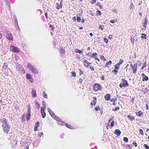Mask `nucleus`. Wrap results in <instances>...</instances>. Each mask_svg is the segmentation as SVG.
<instances>
[{
  "label": "nucleus",
  "mask_w": 149,
  "mask_h": 149,
  "mask_svg": "<svg viewBox=\"0 0 149 149\" xmlns=\"http://www.w3.org/2000/svg\"><path fill=\"white\" fill-rule=\"evenodd\" d=\"M43 96L44 98H47V95L46 94L45 91H44L43 93Z\"/></svg>",
  "instance_id": "72a5a7b5"
},
{
  "label": "nucleus",
  "mask_w": 149,
  "mask_h": 149,
  "mask_svg": "<svg viewBox=\"0 0 149 149\" xmlns=\"http://www.w3.org/2000/svg\"><path fill=\"white\" fill-rule=\"evenodd\" d=\"M139 132L142 135H144V133L142 130L140 129L139 130Z\"/></svg>",
  "instance_id": "c9c22d12"
},
{
  "label": "nucleus",
  "mask_w": 149,
  "mask_h": 149,
  "mask_svg": "<svg viewBox=\"0 0 149 149\" xmlns=\"http://www.w3.org/2000/svg\"><path fill=\"white\" fill-rule=\"evenodd\" d=\"M142 76L143 78L142 79L143 81H147L148 80V77L145 75L144 73H143L142 74Z\"/></svg>",
  "instance_id": "9b49d317"
},
{
  "label": "nucleus",
  "mask_w": 149,
  "mask_h": 149,
  "mask_svg": "<svg viewBox=\"0 0 149 149\" xmlns=\"http://www.w3.org/2000/svg\"><path fill=\"white\" fill-rule=\"evenodd\" d=\"M136 114L137 116L140 117L143 114V113L141 111H139L138 112L136 113Z\"/></svg>",
  "instance_id": "aec40b11"
},
{
  "label": "nucleus",
  "mask_w": 149,
  "mask_h": 149,
  "mask_svg": "<svg viewBox=\"0 0 149 149\" xmlns=\"http://www.w3.org/2000/svg\"><path fill=\"white\" fill-rule=\"evenodd\" d=\"M100 109V106H98L97 107L95 108V110L96 111H98Z\"/></svg>",
  "instance_id": "58836bf2"
},
{
  "label": "nucleus",
  "mask_w": 149,
  "mask_h": 149,
  "mask_svg": "<svg viewBox=\"0 0 149 149\" xmlns=\"http://www.w3.org/2000/svg\"><path fill=\"white\" fill-rule=\"evenodd\" d=\"M75 52L77 53H78L80 54L82 53V51L81 50H79L78 49H75Z\"/></svg>",
  "instance_id": "a878e982"
},
{
  "label": "nucleus",
  "mask_w": 149,
  "mask_h": 149,
  "mask_svg": "<svg viewBox=\"0 0 149 149\" xmlns=\"http://www.w3.org/2000/svg\"><path fill=\"white\" fill-rule=\"evenodd\" d=\"M99 28L101 30H102L104 29V26L103 25L100 26Z\"/></svg>",
  "instance_id": "a18cd8bd"
},
{
  "label": "nucleus",
  "mask_w": 149,
  "mask_h": 149,
  "mask_svg": "<svg viewBox=\"0 0 149 149\" xmlns=\"http://www.w3.org/2000/svg\"><path fill=\"white\" fill-rule=\"evenodd\" d=\"M6 36L7 38L8 39V40L10 41H12L13 40V37L9 31H8L7 32Z\"/></svg>",
  "instance_id": "423d86ee"
},
{
  "label": "nucleus",
  "mask_w": 149,
  "mask_h": 149,
  "mask_svg": "<svg viewBox=\"0 0 149 149\" xmlns=\"http://www.w3.org/2000/svg\"><path fill=\"white\" fill-rule=\"evenodd\" d=\"M87 55L88 56L92 57V53L91 52H89Z\"/></svg>",
  "instance_id": "09e8293b"
},
{
  "label": "nucleus",
  "mask_w": 149,
  "mask_h": 149,
  "mask_svg": "<svg viewBox=\"0 0 149 149\" xmlns=\"http://www.w3.org/2000/svg\"><path fill=\"white\" fill-rule=\"evenodd\" d=\"M119 109V108L118 107H115L114 109H113V111H116L117 110H118Z\"/></svg>",
  "instance_id": "c03bdc74"
},
{
  "label": "nucleus",
  "mask_w": 149,
  "mask_h": 149,
  "mask_svg": "<svg viewBox=\"0 0 149 149\" xmlns=\"http://www.w3.org/2000/svg\"><path fill=\"white\" fill-rule=\"evenodd\" d=\"M147 23L148 21L146 20L145 21V22L143 23V26H144V28H146V26L145 25L147 24Z\"/></svg>",
  "instance_id": "e433bc0d"
},
{
  "label": "nucleus",
  "mask_w": 149,
  "mask_h": 149,
  "mask_svg": "<svg viewBox=\"0 0 149 149\" xmlns=\"http://www.w3.org/2000/svg\"><path fill=\"white\" fill-rule=\"evenodd\" d=\"M146 67V64H144L143 66H142L141 69H143L144 68H145Z\"/></svg>",
  "instance_id": "bf43d9fd"
},
{
  "label": "nucleus",
  "mask_w": 149,
  "mask_h": 149,
  "mask_svg": "<svg viewBox=\"0 0 149 149\" xmlns=\"http://www.w3.org/2000/svg\"><path fill=\"white\" fill-rule=\"evenodd\" d=\"M146 34L142 33L141 34V37L142 39L145 40L146 39Z\"/></svg>",
  "instance_id": "5701e85b"
},
{
  "label": "nucleus",
  "mask_w": 149,
  "mask_h": 149,
  "mask_svg": "<svg viewBox=\"0 0 149 149\" xmlns=\"http://www.w3.org/2000/svg\"><path fill=\"white\" fill-rule=\"evenodd\" d=\"M123 140L126 143H127L128 142V139L126 137H124L123 138Z\"/></svg>",
  "instance_id": "f704fd0d"
},
{
  "label": "nucleus",
  "mask_w": 149,
  "mask_h": 149,
  "mask_svg": "<svg viewBox=\"0 0 149 149\" xmlns=\"http://www.w3.org/2000/svg\"><path fill=\"white\" fill-rule=\"evenodd\" d=\"M10 49L14 52H19V50L18 48L15 46H10Z\"/></svg>",
  "instance_id": "6e6552de"
},
{
  "label": "nucleus",
  "mask_w": 149,
  "mask_h": 149,
  "mask_svg": "<svg viewBox=\"0 0 149 149\" xmlns=\"http://www.w3.org/2000/svg\"><path fill=\"white\" fill-rule=\"evenodd\" d=\"M89 68L92 71L94 70V68L91 65H89Z\"/></svg>",
  "instance_id": "de8ad7c7"
},
{
  "label": "nucleus",
  "mask_w": 149,
  "mask_h": 149,
  "mask_svg": "<svg viewBox=\"0 0 149 149\" xmlns=\"http://www.w3.org/2000/svg\"><path fill=\"white\" fill-rule=\"evenodd\" d=\"M100 57L101 59L102 60H105V61L106 60V59L103 56H102V55H100Z\"/></svg>",
  "instance_id": "ea45409f"
},
{
  "label": "nucleus",
  "mask_w": 149,
  "mask_h": 149,
  "mask_svg": "<svg viewBox=\"0 0 149 149\" xmlns=\"http://www.w3.org/2000/svg\"><path fill=\"white\" fill-rule=\"evenodd\" d=\"M65 125L67 127H68L71 129H73V127L70 125L68 124H65Z\"/></svg>",
  "instance_id": "bb28decb"
},
{
  "label": "nucleus",
  "mask_w": 149,
  "mask_h": 149,
  "mask_svg": "<svg viewBox=\"0 0 149 149\" xmlns=\"http://www.w3.org/2000/svg\"><path fill=\"white\" fill-rule=\"evenodd\" d=\"M91 64V63H89L88 61L87 60H85L84 62V66L87 68H89V65Z\"/></svg>",
  "instance_id": "9d476101"
},
{
  "label": "nucleus",
  "mask_w": 149,
  "mask_h": 149,
  "mask_svg": "<svg viewBox=\"0 0 149 149\" xmlns=\"http://www.w3.org/2000/svg\"><path fill=\"white\" fill-rule=\"evenodd\" d=\"M101 79L102 80H104V76H102L101 77Z\"/></svg>",
  "instance_id": "13d9d810"
},
{
  "label": "nucleus",
  "mask_w": 149,
  "mask_h": 149,
  "mask_svg": "<svg viewBox=\"0 0 149 149\" xmlns=\"http://www.w3.org/2000/svg\"><path fill=\"white\" fill-rule=\"evenodd\" d=\"M132 146L130 145H127L126 147V149H132Z\"/></svg>",
  "instance_id": "c85d7f7f"
},
{
  "label": "nucleus",
  "mask_w": 149,
  "mask_h": 149,
  "mask_svg": "<svg viewBox=\"0 0 149 149\" xmlns=\"http://www.w3.org/2000/svg\"><path fill=\"white\" fill-rule=\"evenodd\" d=\"M8 67L7 65H6V63H4V65H3V68H7Z\"/></svg>",
  "instance_id": "3c124183"
},
{
  "label": "nucleus",
  "mask_w": 149,
  "mask_h": 149,
  "mask_svg": "<svg viewBox=\"0 0 149 149\" xmlns=\"http://www.w3.org/2000/svg\"><path fill=\"white\" fill-rule=\"evenodd\" d=\"M134 9V6L133 3L130 4V6L129 7V9L130 12H132Z\"/></svg>",
  "instance_id": "2eb2a0df"
},
{
  "label": "nucleus",
  "mask_w": 149,
  "mask_h": 149,
  "mask_svg": "<svg viewBox=\"0 0 149 149\" xmlns=\"http://www.w3.org/2000/svg\"><path fill=\"white\" fill-rule=\"evenodd\" d=\"M93 89L94 92H97L98 91H101L102 89V86L99 84H95L93 86Z\"/></svg>",
  "instance_id": "20e7f679"
},
{
  "label": "nucleus",
  "mask_w": 149,
  "mask_h": 149,
  "mask_svg": "<svg viewBox=\"0 0 149 149\" xmlns=\"http://www.w3.org/2000/svg\"><path fill=\"white\" fill-rule=\"evenodd\" d=\"M97 53H93V54H92V57L94 58L95 60H97L98 62H99V60L97 56Z\"/></svg>",
  "instance_id": "f8f14e48"
},
{
  "label": "nucleus",
  "mask_w": 149,
  "mask_h": 149,
  "mask_svg": "<svg viewBox=\"0 0 149 149\" xmlns=\"http://www.w3.org/2000/svg\"><path fill=\"white\" fill-rule=\"evenodd\" d=\"M130 115H128L127 116V117L128 119L130 120L131 121L134 120L135 119L134 117L130 115Z\"/></svg>",
  "instance_id": "6ab92c4d"
},
{
  "label": "nucleus",
  "mask_w": 149,
  "mask_h": 149,
  "mask_svg": "<svg viewBox=\"0 0 149 149\" xmlns=\"http://www.w3.org/2000/svg\"><path fill=\"white\" fill-rule=\"evenodd\" d=\"M0 122L3 123L2 127L4 132L6 133H8L10 129V127L8 125L7 120L5 118L0 119Z\"/></svg>",
  "instance_id": "f257e3e1"
},
{
  "label": "nucleus",
  "mask_w": 149,
  "mask_h": 149,
  "mask_svg": "<svg viewBox=\"0 0 149 149\" xmlns=\"http://www.w3.org/2000/svg\"><path fill=\"white\" fill-rule=\"evenodd\" d=\"M146 110H147L148 109H149V107L148 106L147 104H146Z\"/></svg>",
  "instance_id": "e2e57ef3"
},
{
  "label": "nucleus",
  "mask_w": 149,
  "mask_h": 149,
  "mask_svg": "<svg viewBox=\"0 0 149 149\" xmlns=\"http://www.w3.org/2000/svg\"><path fill=\"white\" fill-rule=\"evenodd\" d=\"M49 113L51 116L54 119L56 120L59 122L58 124H59L61 125H65V123L64 122L62 121L61 119L58 116L56 115L52 111Z\"/></svg>",
  "instance_id": "f03ea898"
},
{
  "label": "nucleus",
  "mask_w": 149,
  "mask_h": 149,
  "mask_svg": "<svg viewBox=\"0 0 149 149\" xmlns=\"http://www.w3.org/2000/svg\"><path fill=\"white\" fill-rule=\"evenodd\" d=\"M106 124V125L107 128V129H108L109 128V123H107Z\"/></svg>",
  "instance_id": "864d4df0"
},
{
  "label": "nucleus",
  "mask_w": 149,
  "mask_h": 149,
  "mask_svg": "<svg viewBox=\"0 0 149 149\" xmlns=\"http://www.w3.org/2000/svg\"><path fill=\"white\" fill-rule=\"evenodd\" d=\"M130 66L131 67L132 70H133V72L134 73H135L137 71V64H134L133 65L131 64L130 65Z\"/></svg>",
  "instance_id": "0eeeda50"
},
{
  "label": "nucleus",
  "mask_w": 149,
  "mask_h": 149,
  "mask_svg": "<svg viewBox=\"0 0 149 149\" xmlns=\"http://www.w3.org/2000/svg\"><path fill=\"white\" fill-rule=\"evenodd\" d=\"M31 115V113H27L26 116V119L27 121L29 120L30 118V116Z\"/></svg>",
  "instance_id": "f3484780"
},
{
  "label": "nucleus",
  "mask_w": 149,
  "mask_h": 149,
  "mask_svg": "<svg viewBox=\"0 0 149 149\" xmlns=\"http://www.w3.org/2000/svg\"><path fill=\"white\" fill-rule=\"evenodd\" d=\"M40 125V123L38 121L36 122V123L35 125V126H37V127H38Z\"/></svg>",
  "instance_id": "37998d69"
},
{
  "label": "nucleus",
  "mask_w": 149,
  "mask_h": 149,
  "mask_svg": "<svg viewBox=\"0 0 149 149\" xmlns=\"http://www.w3.org/2000/svg\"><path fill=\"white\" fill-rule=\"evenodd\" d=\"M43 135V133L41 132H40L39 134V135L40 136V137H41Z\"/></svg>",
  "instance_id": "680f3d73"
},
{
  "label": "nucleus",
  "mask_w": 149,
  "mask_h": 149,
  "mask_svg": "<svg viewBox=\"0 0 149 149\" xmlns=\"http://www.w3.org/2000/svg\"><path fill=\"white\" fill-rule=\"evenodd\" d=\"M111 96L109 94H107L104 96V98L106 100H109L111 98Z\"/></svg>",
  "instance_id": "4468645a"
},
{
  "label": "nucleus",
  "mask_w": 149,
  "mask_h": 149,
  "mask_svg": "<svg viewBox=\"0 0 149 149\" xmlns=\"http://www.w3.org/2000/svg\"><path fill=\"white\" fill-rule=\"evenodd\" d=\"M114 121H112L111 123V126L113 127L114 125Z\"/></svg>",
  "instance_id": "6e6d98bb"
},
{
  "label": "nucleus",
  "mask_w": 149,
  "mask_h": 149,
  "mask_svg": "<svg viewBox=\"0 0 149 149\" xmlns=\"http://www.w3.org/2000/svg\"><path fill=\"white\" fill-rule=\"evenodd\" d=\"M115 133L117 136L120 135L121 133V132L119 130L116 129L115 131Z\"/></svg>",
  "instance_id": "a211bd4d"
},
{
  "label": "nucleus",
  "mask_w": 149,
  "mask_h": 149,
  "mask_svg": "<svg viewBox=\"0 0 149 149\" xmlns=\"http://www.w3.org/2000/svg\"><path fill=\"white\" fill-rule=\"evenodd\" d=\"M123 61H124L123 60L120 59L119 60V63H117V64L120 65L123 62Z\"/></svg>",
  "instance_id": "473e14b6"
},
{
  "label": "nucleus",
  "mask_w": 149,
  "mask_h": 149,
  "mask_svg": "<svg viewBox=\"0 0 149 149\" xmlns=\"http://www.w3.org/2000/svg\"><path fill=\"white\" fill-rule=\"evenodd\" d=\"M27 67L34 74H37L38 73L37 69L35 67L33 66L31 64L28 63Z\"/></svg>",
  "instance_id": "7ed1b4c3"
},
{
  "label": "nucleus",
  "mask_w": 149,
  "mask_h": 149,
  "mask_svg": "<svg viewBox=\"0 0 149 149\" xmlns=\"http://www.w3.org/2000/svg\"><path fill=\"white\" fill-rule=\"evenodd\" d=\"M49 27H51V29L52 31H53V30L54 29V27L53 26H52L51 25H50L49 26Z\"/></svg>",
  "instance_id": "338daca9"
},
{
  "label": "nucleus",
  "mask_w": 149,
  "mask_h": 149,
  "mask_svg": "<svg viewBox=\"0 0 149 149\" xmlns=\"http://www.w3.org/2000/svg\"><path fill=\"white\" fill-rule=\"evenodd\" d=\"M112 72H115V74H117L118 71L117 70H116V69H114V70H113L112 71Z\"/></svg>",
  "instance_id": "603ef678"
},
{
  "label": "nucleus",
  "mask_w": 149,
  "mask_h": 149,
  "mask_svg": "<svg viewBox=\"0 0 149 149\" xmlns=\"http://www.w3.org/2000/svg\"><path fill=\"white\" fill-rule=\"evenodd\" d=\"M65 47L64 48H61V49L60 50V51L61 53V56H63V55H64L65 53Z\"/></svg>",
  "instance_id": "ddd939ff"
},
{
  "label": "nucleus",
  "mask_w": 149,
  "mask_h": 149,
  "mask_svg": "<svg viewBox=\"0 0 149 149\" xmlns=\"http://www.w3.org/2000/svg\"><path fill=\"white\" fill-rule=\"evenodd\" d=\"M38 127H37V126H35V128H34V130L35 131H37L38 130V129H37Z\"/></svg>",
  "instance_id": "4d7b16f0"
},
{
  "label": "nucleus",
  "mask_w": 149,
  "mask_h": 149,
  "mask_svg": "<svg viewBox=\"0 0 149 149\" xmlns=\"http://www.w3.org/2000/svg\"><path fill=\"white\" fill-rule=\"evenodd\" d=\"M97 15H101V12L100 10H98L97 11Z\"/></svg>",
  "instance_id": "79ce46f5"
},
{
  "label": "nucleus",
  "mask_w": 149,
  "mask_h": 149,
  "mask_svg": "<svg viewBox=\"0 0 149 149\" xmlns=\"http://www.w3.org/2000/svg\"><path fill=\"white\" fill-rule=\"evenodd\" d=\"M30 81H31V82L33 83V82L34 80L33 78H31V79H30Z\"/></svg>",
  "instance_id": "0e129e2a"
},
{
  "label": "nucleus",
  "mask_w": 149,
  "mask_h": 149,
  "mask_svg": "<svg viewBox=\"0 0 149 149\" xmlns=\"http://www.w3.org/2000/svg\"><path fill=\"white\" fill-rule=\"evenodd\" d=\"M31 95L33 97H35L36 96V91L33 90L31 91Z\"/></svg>",
  "instance_id": "412c9836"
},
{
  "label": "nucleus",
  "mask_w": 149,
  "mask_h": 149,
  "mask_svg": "<svg viewBox=\"0 0 149 149\" xmlns=\"http://www.w3.org/2000/svg\"><path fill=\"white\" fill-rule=\"evenodd\" d=\"M27 79H30L31 78L32 75L31 74H28L26 75Z\"/></svg>",
  "instance_id": "4be33fe9"
},
{
  "label": "nucleus",
  "mask_w": 149,
  "mask_h": 149,
  "mask_svg": "<svg viewBox=\"0 0 149 149\" xmlns=\"http://www.w3.org/2000/svg\"><path fill=\"white\" fill-rule=\"evenodd\" d=\"M71 73L72 74V75H71V76L72 77H75L76 76V72H71Z\"/></svg>",
  "instance_id": "c756f323"
},
{
  "label": "nucleus",
  "mask_w": 149,
  "mask_h": 149,
  "mask_svg": "<svg viewBox=\"0 0 149 149\" xmlns=\"http://www.w3.org/2000/svg\"><path fill=\"white\" fill-rule=\"evenodd\" d=\"M96 0H91V2L92 3H95Z\"/></svg>",
  "instance_id": "8fccbe9b"
},
{
  "label": "nucleus",
  "mask_w": 149,
  "mask_h": 149,
  "mask_svg": "<svg viewBox=\"0 0 149 149\" xmlns=\"http://www.w3.org/2000/svg\"><path fill=\"white\" fill-rule=\"evenodd\" d=\"M122 80L123 81V82L119 84V87L120 88L127 87L128 86V83L126 80H125L124 79H122Z\"/></svg>",
  "instance_id": "39448f33"
},
{
  "label": "nucleus",
  "mask_w": 149,
  "mask_h": 149,
  "mask_svg": "<svg viewBox=\"0 0 149 149\" xmlns=\"http://www.w3.org/2000/svg\"><path fill=\"white\" fill-rule=\"evenodd\" d=\"M45 108L43 107H41V113L42 116V118H44L46 116V113L45 112V109L46 107L45 105Z\"/></svg>",
  "instance_id": "1a4fd4ad"
},
{
  "label": "nucleus",
  "mask_w": 149,
  "mask_h": 149,
  "mask_svg": "<svg viewBox=\"0 0 149 149\" xmlns=\"http://www.w3.org/2000/svg\"><path fill=\"white\" fill-rule=\"evenodd\" d=\"M56 5H57V6L56 7V8L57 9H59L60 8H62V6L61 5L58 3H56Z\"/></svg>",
  "instance_id": "cd10ccee"
},
{
  "label": "nucleus",
  "mask_w": 149,
  "mask_h": 149,
  "mask_svg": "<svg viewBox=\"0 0 149 149\" xmlns=\"http://www.w3.org/2000/svg\"><path fill=\"white\" fill-rule=\"evenodd\" d=\"M28 113H31V106H29L28 108Z\"/></svg>",
  "instance_id": "4c0bfd02"
},
{
  "label": "nucleus",
  "mask_w": 149,
  "mask_h": 149,
  "mask_svg": "<svg viewBox=\"0 0 149 149\" xmlns=\"http://www.w3.org/2000/svg\"><path fill=\"white\" fill-rule=\"evenodd\" d=\"M120 65L117 63L115 65V68L117 70H118L120 67Z\"/></svg>",
  "instance_id": "2f4dec72"
},
{
  "label": "nucleus",
  "mask_w": 149,
  "mask_h": 149,
  "mask_svg": "<svg viewBox=\"0 0 149 149\" xmlns=\"http://www.w3.org/2000/svg\"><path fill=\"white\" fill-rule=\"evenodd\" d=\"M133 145H134V146L135 147H136L137 146V143H136V142L135 143H133Z\"/></svg>",
  "instance_id": "774afa93"
},
{
  "label": "nucleus",
  "mask_w": 149,
  "mask_h": 149,
  "mask_svg": "<svg viewBox=\"0 0 149 149\" xmlns=\"http://www.w3.org/2000/svg\"><path fill=\"white\" fill-rule=\"evenodd\" d=\"M104 39L105 42L107 44L108 43V40L105 38H104Z\"/></svg>",
  "instance_id": "49530a36"
},
{
  "label": "nucleus",
  "mask_w": 149,
  "mask_h": 149,
  "mask_svg": "<svg viewBox=\"0 0 149 149\" xmlns=\"http://www.w3.org/2000/svg\"><path fill=\"white\" fill-rule=\"evenodd\" d=\"M79 70L80 71V74H79L80 75H81L82 74H83V73L82 72V71L81 70V69H80Z\"/></svg>",
  "instance_id": "69168bd1"
},
{
  "label": "nucleus",
  "mask_w": 149,
  "mask_h": 149,
  "mask_svg": "<svg viewBox=\"0 0 149 149\" xmlns=\"http://www.w3.org/2000/svg\"><path fill=\"white\" fill-rule=\"evenodd\" d=\"M116 99H115L114 98H113L112 99H111V102H114V101H116Z\"/></svg>",
  "instance_id": "5fc2aeb1"
},
{
  "label": "nucleus",
  "mask_w": 149,
  "mask_h": 149,
  "mask_svg": "<svg viewBox=\"0 0 149 149\" xmlns=\"http://www.w3.org/2000/svg\"><path fill=\"white\" fill-rule=\"evenodd\" d=\"M47 110L49 113H50V112L52 111L51 109L49 108H48L47 109Z\"/></svg>",
  "instance_id": "052dcab7"
},
{
  "label": "nucleus",
  "mask_w": 149,
  "mask_h": 149,
  "mask_svg": "<svg viewBox=\"0 0 149 149\" xmlns=\"http://www.w3.org/2000/svg\"><path fill=\"white\" fill-rule=\"evenodd\" d=\"M25 116L24 114L22 116V122H23L25 120Z\"/></svg>",
  "instance_id": "7c9ffc66"
},
{
  "label": "nucleus",
  "mask_w": 149,
  "mask_h": 149,
  "mask_svg": "<svg viewBox=\"0 0 149 149\" xmlns=\"http://www.w3.org/2000/svg\"><path fill=\"white\" fill-rule=\"evenodd\" d=\"M145 149H149V146L146 144H145L144 145Z\"/></svg>",
  "instance_id": "a19ab883"
},
{
  "label": "nucleus",
  "mask_w": 149,
  "mask_h": 149,
  "mask_svg": "<svg viewBox=\"0 0 149 149\" xmlns=\"http://www.w3.org/2000/svg\"><path fill=\"white\" fill-rule=\"evenodd\" d=\"M112 63V62L111 61H109L105 65V67H108L109 66H108V65H111Z\"/></svg>",
  "instance_id": "b1692460"
},
{
  "label": "nucleus",
  "mask_w": 149,
  "mask_h": 149,
  "mask_svg": "<svg viewBox=\"0 0 149 149\" xmlns=\"http://www.w3.org/2000/svg\"><path fill=\"white\" fill-rule=\"evenodd\" d=\"M93 98L94 99L93 100L92 102H91V104L93 106L95 105L96 103V97H94Z\"/></svg>",
  "instance_id": "dca6fc26"
},
{
  "label": "nucleus",
  "mask_w": 149,
  "mask_h": 149,
  "mask_svg": "<svg viewBox=\"0 0 149 149\" xmlns=\"http://www.w3.org/2000/svg\"><path fill=\"white\" fill-rule=\"evenodd\" d=\"M35 104L36 105V107L38 109H39L40 108V105L38 102L37 101H35Z\"/></svg>",
  "instance_id": "393cba45"
}]
</instances>
